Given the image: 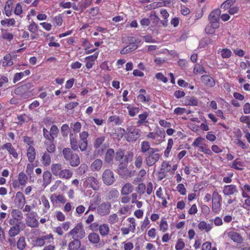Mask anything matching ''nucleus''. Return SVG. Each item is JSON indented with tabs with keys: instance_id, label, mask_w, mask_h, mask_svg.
Returning <instances> with one entry per match:
<instances>
[{
	"instance_id": "53",
	"label": "nucleus",
	"mask_w": 250,
	"mask_h": 250,
	"mask_svg": "<svg viewBox=\"0 0 250 250\" xmlns=\"http://www.w3.org/2000/svg\"><path fill=\"white\" fill-rule=\"evenodd\" d=\"M236 0H227L221 5V8L225 10L230 8L231 6L235 2Z\"/></svg>"
},
{
	"instance_id": "52",
	"label": "nucleus",
	"mask_w": 250,
	"mask_h": 250,
	"mask_svg": "<svg viewBox=\"0 0 250 250\" xmlns=\"http://www.w3.org/2000/svg\"><path fill=\"white\" fill-rule=\"evenodd\" d=\"M50 134L52 140H54L55 138L58 136L59 130L56 125H52L50 129Z\"/></svg>"
},
{
	"instance_id": "7",
	"label": "nucleus",
	"mask_w": 250,
	"mask_h": 250,
	"mask_svg": "<svg viewBox=\"0 0 250 250\" xmlns=\"http://www.w3.org/2000/svg\"><path fill=\"white\" fill-rule=\"evenodd\" d=\"M25 215V226L31 228H36L39 226V222L37 219L38 216L37 213L36 212H31L30 213H26Z\"/></svg>"
},
{
	"instance_id": "50",
	"label": "nucleus",
	"mask_w": 250,
	"mask_h": 250,
	"mask_svg": "<svg viewBox=\"0 0 250 250\" xmlns=\"http://www.w3.org/2000/svg\"><path fill=\"white\" fill-rule=\"evenodd\" d=\"M1 37L4 40L11 41L13 40L14 36L12 34L9 32L7 30L1 29Z\"/></svg>"
},
{
	"instance_id": "6",
	"label": "nucleus",
	"mask_w": 250,
	"mask_h": 250,
	"mask_svg": "<svg viewBox=\"0 0 250 250\" xmlns=\"http://www.w3.org/2000/svg\"><path fill=\"white\" fill-rule=\"evenodd\" d=\"M11 218L8 220L9 225H14L15 223H24L22 220L23 214L19 209H13L11 211Z\"/></svg>"
},
{
	"instance_id": "35",
	"label": "nucleus",
	"mask_w": 250,
	"mask_h": 250,
	"mask_svg": "<svg viewBox=\"0 0 250 250\" xmlns=\"http://www.w3.org/2000/svg\"><path fill=\"white\" fill-rule=\"evenodd\" d=\"M89 241L93 244H97L99 243L100 238L99 235L95 232L90 233L88 236Z\"/></svg>"
},
{
	"instance_id": "49",
	"label": "nucleus",
	"mask_w": 250,
	"mask_h": 250,
	"mask_svg": "<svg viewBox=\"0 0 250 250\" xmlns=\"http://www.w3.org/2000/svg\"><path fill=\"white\" fill-rule=\"evenodd\" d=\"M0 23L2 25L5 27L13 26L16 23L15 19H6L1 21Z\"/></svg>"
},
{
	"instance_id": "19",
	"label": "nucleus",
	"mask_w": 250,
	"mask_h": 250,
	"mask_svg": "<svg viewBox=\"0 0 250 250\" xmlns=\"http://www.w3.org/2000/svg\"><path fill=\"white\" fill-rule=\"evenodd\" d=\"M159 151L158 148L150 147V143L147 141H143L141 144V151L145 153L147 152H151L153 151Z\"/></svg>"
},
{
	"instance_id": "2",
	"label": "nucleus",
	"mask_w": 250,
	"mask_h": 250,
	"mask_svg": "<svg viewBox=\"0 0 250 250\" xmlns=\"http://www.w3.org/2000/svg\"><path fill=\"white\" fill-rule=\"evenodd\" d=\"M146 137L152 139L155 145H158L165 141L166 133L164 130L159 129L155 132H149Z\"/></svg>"
},
{
	"instance_id": "31",
	"label": "nucleus",
	"mask_w": 250,
	"mask_h": 250,
	"mask_svg": "<svg viewBox=\"0 0 250 250\" xmlns=\"http://www.w3.org/2000/svg\"><path fill=\"white\" fill-rule=\"evenodd\" d=\"M30 74V71L29 69H27L23 72L17 73L14 75L13 78V82L16 83V82L21 80L24 76H28Z\"/></svg>"
},
{
	"instance_id": "57",
	"label": "nucleus",
	"mask_w": 250,
	"mask_h": 250,
	"mask_svg": "<svg viewBox=\"0 0 250 250\" xmlns=\"http://www.w3.org/2000/svg\"><path fill=\"white\" fill-rule=\"evenodd\" d=\"M205 141V139L201 137H198L197 138L195 139L193 143H192V146L194 147H199L201 146H202L203 144V142Z\"/></svg>"
},
{
	"instance_id": "56",
	"label": "nucleus",
	"mask_w": 250,
	"mask_h": 250,
	"mask_svg": "<svg viewBox=\"0 0 250 250\" xmlns=\"http://www.w3.org/2000/svg\"><path fill=\"white\" fill-rule=\"evenodd\" d=\"M30 120V117L26 114L21 115L18 117V123L20 124L27 123Z\"/></svg>"
},
{
	"instance_id": "48",
	"label": "nucleus",
	"mask_w": 250,
	"mask_h": 250,
	"mask_svg": "<svg viewBox=\"0 0 250 250\" xmlns=\"http://www.w3.org/2000/svg\"><path fill=\"white\" fill-rule=\"evenodd\" d=\"M168 229V225L166 219L164 218H162L159 224V230L165 232Z\"/></svg>"
},
{
	"instance_id": "45",
	"label": "nucleus",
	"mask_w": 250,
	"mask_h": 250,
	"mask_svg": "<svg viewBox=\"0 0 250 250\" xmlns=\"http://www.w3.org/2000/svg\"><path fill=\"white\" fill-rule=\"evenodd\" d=\"M115 155L114 151L113 149H108L105 155L104 160L106 163H110L114 157Z\"/></svg>"
},
{
	"instance_id": "60",
	"label": "nucleus",
	"mask_w": 250,
	"mask_h": 250,
	"mask_svg": "<svg viewBox=\"0 0 250 250\" xmlns=\"http://www.w3.org/2000/svg\"><path fill=\"white\" fill-rule=\"evenodd\" d=\"M127 109L128 111L129 115L131 117H134L139 112V108L128 106Z\"/></svg>"
},
{
	"instance_id": "1",
	"label": "nucleus",
	"mask_w": 250,
	"mask_h": 250,
	"mask_svg": "<svg viewBox=\"0 0 250 250\" xmlns=\"http://www.w3.org/2000/svg\"><path fill=\"white\" fill-rule=\"evenodd\" d=\"M62 154L65 159L69 162L72 167H77L79 165L80 163L79 156L78 154L73 153L70 148H64Z\"/></svg>"
},
{
	"instance_id": "12",
	"label": "nucleus",
	"mask_w": 250,
	"mask_h": 250,
	"mask_svg": "<svg viewBox=\"0 0 250 250\" xmlns=\"http://www.w3.org/2000/svg\"><path fill=\"white\" fill-rule=\"evenodd\" d=\"M102 179L105 184L111 185L115 181L114 174L111 170L106 169L103 173Z\"/></svg>"
},
{
	"instance_id": "24",
	"label": "nucleus",
	"mask_w": 250,
	"mask_h": 250,
	"mask_svg": "<svg viewBox=\"0 0 250 250\" xmlns=\"http://www.w3.org/2000/svg\"><path fill=\"white\" fill-rule=\"evenodd\" d=\"M198 228L201 231L204 230L206 232H208L213 228V225L202 221L198 224Z\"/></svg>"
},
{
	"instance_id": "27",
	"label": "nucleus",
	"mask_w": 250,
	"mask_h": 250,
	"mask_svg": "<svg viewBox=\"0 0 250 250\" xmlns=\"http://www.w3.org/2000/svg\"><path fill=\"white\" fill-rule=\"evenodd\" d=\"M62 169V165L60 163L53 164L51 167V171L53 175L58 176Z\"/></svg>"
},
{
	"instance_id": "17",
	"label": "nucleus",
	"mask_w": 250,
	"mask_h": 250,
	"mask_svg": "<svg viewBox=\"0 0 250 250\" xmlns=\"http://www.w3.org/2000/svg\"><path fill=\"white\" fill-rule=\"evenodd\" d=\"M105 140L104 136H100L96 138L94 143V147L96 148H98L96 152L99 155H102L104 153V149L102 148H99L100 146L102 144Z\"/></svg>"
},
{
	"instance_id": "51",
	"label": "nucleus",
	"mask_w": 250,
	"mask_h": 250,
	"mask_svg": "<svg viewBox=\"0 0 250 250\" xmlns=\"http://www.w3.org/2000/svg\"><path fill=\"white\" fill-rule=\"evenodd\" d=\"M108 122L109 123H114L116 125H121L123 123L122 119L117 115L110 116L108 119Z\"/></svg>"
},
{
	"instance_id": "42",
	"label": "nucleus",
	"mask_w": 250,
	"mask_h": 250,
	"mask_svg": "<svg viewBox=\"0 0 250 250\" xmlns=\"http://www.w3.org/2000/svg\"><path fill=\"white\" fill-rule=\"evenodd\" d=\"M41 201L43 206V213H46L50 208V206L48 199L44 196H42Z\"/></svg>"
},
{
	"instance_id": "21",
	"label": "nucleus",
	"mask_w": 250,
	"mask_h": 250,
	"mask_svg": "<svg viewBox=\"0 0 250 250\" xmlns=\"http://www.w3.org/2000/svg\"><path fill=\"white\" fill-rule=\"evenodd\" d=\"M228 235L231 240L236 243L241 244L243 241L242 236L237 232L233 231H229L228 232Z\"/></svg>"
},
{
	"instance_id": "62",
	"label": "nucleus",
	"mask_w": 250,
	"mask_h": 250,
	"mask_svg": "<svg viewBox=\"0 0 250 250\" xmlns=\"http://www.w3.org/2000/svg\"><path fill=\"white\" fill-rule=\"evenodd\" d=\"M119 221V217L118 215L115 214H112L108 216V222L110 224H114Z\"/></svg>"
},
{
	"instance_id": "64",
	"label": "nucleus",
	"mask_w": 250,
	"mask_h": 250,
	"mask_svg": "<svg viewBox=\"0 0 250 250\" xmlns=\"http://www.w3.org/2000/svg\"><path fill=\"white\" fill-rule=\"evenodd\" d=\"M131 206L125 205L121 207L119 210V212L121 214H125L131 209Z\"/></svg>"
},
{
	"instance_id": "44",
	"label": "nucleus",
	"mask_w": 250,
	"mask_h": 250,
	"mask_svg": "<svg viewBox=\"0 0 250 250\" xmlns=\"http://www.w3.org/2000/svg\"><path fill=\"white\" fill-rule=\"evenodd\" d=\"M26 246L25 238L24 236H21L19 238L17 242V247L20 250H23Z\"/></svg>"
},
{
	"instance_id": "63",
	"label": "nucleus",
	"mask_w": 250,
	"mask_h": 250,
	"mask_svg": "<svg viewBox=\"0 0 250 250\" xmlns=\"http://www.w3.org/2000/svg\"><path fill=\"white\" fill-rule=\"evenodd\" d=\"M193 72L196 74H201L204 73H206V71H205L204 68L202 65L199 64H196L194 68Z\"/></svg>"
},
{
	"instance_id": "29",
	"label": "nucleus",
	"mask_w": 250,
	"mask_h": 250,
	"mask_svg": "<svg viewBox=\"0 0 250 250\" xmlns=\"http://www.w3.org/2000/svg\"><path fill=\"white\" fill-rule=\"evenodd\" d=\"M134 189L133 186L129 183H126L123 187L121 193L124 195H127L131 193Z\"/></svg>"
},
{
	"instance_id": "32",
	"label": "nucleus",
	"mask_w": 250,
	"mask_h": 250,
	"mask_svg": "<svg viewBox=\"0 0 250 250\" xmlns=\"http://www.w3.org/2000/svg\"><path fill=\"white\" fill-rule=\"evenodd\" d=\"M68 244L69 250H78L81 246V242L78 239H73Z\"/></svg>"
},
{
	"instance_id": "5",
	"label": "nucleus",
	"mask_w": 250,
	"mask_h": 250,
	"mask_svg": "<svg viewBox=\"0 0 250 250\" xmlns=\"http://www.w3.org/2000/svg\"><path fill=\"white\" fill-rule=\"evenodd\" d=\"M222 198L216 190L212 193L211 209L215 214H218L221 210Z\"/></svg>"
},
{
	"instance_id": "54",
	"label": "nucleus",
	"mask_w": 250,
	"mask_h": 250,
	"mask_svg": "<svg viewBox=\"0 0 250 250\" xmlns=\"http://www.w3.org/2000/svg\"><path fill=\"white\" fill-rule=\"evenodd\" d=\"M143 157L141 155H137L135 157L134 165L136 167L140 168L143 164Z\"/></svg>"
},
{
	"instance_id": "40",
	"label": "nucleus",
	"mask_w": 250,
	"mask_h": 250,
	"mask_svg": "<svg viewBox=\"0 0 250 250\" xmlns=\"http://www.w3.org/2000/svg\"><path fill=\"white\" fill-rule=\"evenodd\" d=\"M50 199L52 202L58 201L62 204H64L66 201V198L62 195L61 194H52L50 197Z\"/></svg>"
},
{
	"instance_id": "3",
	"label": "nucleus",
	"mask_w": 250,
	"mask_h": 250,
	"mask_svg": "<svg viewBox=\"0 0 250 250\" xmlns=\"http://www.w3.org/2000/svg\"><path fill=\"white\" fill-rule=\"evenodd\" d=\"M68 234L71 236L73 239L79 240L83 239L85 236V231L83 224L81 223H77L74 228L68 233Z\"/></svg>"
},
{
	"instance_id": "43",
	"label": "nucleus",
	"mask_w": 250,
	"mask_h": 250,
	"mask_svg": "<svg viewBox=\"0 0 250 250\" xmlns=\"http://www.w3.org/2000/svg\"><path fill=\"white\" fill-rule=\"evenodd\" d=\"M13 4V0H8L6 3L4 10L6 15L8 17H9L11 15Z\"/></svg>"
},
{
	"instance_id": "30",
	"label": "nucleus",
	"mask_w": 250,
	"mask_h": 250,
	"mask_svg": "<svg viewBox=\"0 0 250 250\" xmlns=\"http://www.w3.org/2000/svg\"><path fill=\"white\" fill-rule=\"evenodd\" d=\"M54 140H49L44 142V145L46 147V151L48 153H53L56 150V146L54 143Z\"/></svg>"
},
{
	"instance_id": "14",
	"label": "nucleus",
	"mask_w": 250,
	"mask_h": 250,
	"mask_svg": "<svg viewBox=\"0 0 250 250\" xmlns=\"http://www.w3.org/2000/svg\"><path fill=\"white\" fill-rule=\"evenodd\" d=\"M98 181L93 177H88L83 182V185L92 188L94 190L99 189Z\"/></svg>"
},
{
	"instance_id": "10",
	"label": "nucleus",
	"mask_w": 250,
	"mask_h": 250,
	"mask_svg": "<svg viewBox=\"0 0 250 250\" xmlns=\"http://www.w3.org/2000/svg\"><path fill=\"white\" fill-rule=\"evenodd\" d=\"M111 204L108 202H103L97 208V212L100 216H105L110 212Z\"/></svg>"
},
{
	"instance_id": "47",
	"label": "nucleus",
	"mask_w": 250,
	"mask_h": 250,
	"mask_svg": "<svg viewBox=\"0 0 250 250\" xmlns=\"http://www.w3.org/2000/svg\"><path fill=\"white\" fill-rule=\"evenodd\" d=\"M28 177L23 172H20L18 176V180L21 186H25L27 182Z\"/></svg>"
},
{
	"instance_id": "58",
	"label": "nucleus",
	"mask_w": 250,
	"mask_h": 250,
	"mask_svg": "<svg viewBox=\"0 0 250 250\" xmlns=\"http://www.w3.org/2000/svg\"><path fill=\"white\" fill-rule=\"evenodd\" d=\"M242 207L247 210H250V197L247 199H241Z\"/></svg>"
},
{
	"instance_id": "33",
	"label": "nucleus",
	"mask_w": 250,
	"mask_h": 250,
	"mask_svg": "<svg viewBox=\"0 0 250 250\" xmlns=\"http://www.w3.org/2000/svg\"><path fill=\"white\" fill-rule=\"evenodd\" d=\"M52 174L50 172L45 171L43 173V184L42 185L46 187L51 181Z\"/></svg>"
},
{
	"instance_id": "8",
	"label": "nucleus",
	"mask_w": 250,
	"mask_h": 250,
	"mask_svg": "<svg viewBox=\"0 0 250 250\" xmlns=\"http://www.w3.org/2000/svg\"><path fill=\"white\" fill-rule=\"evenodd\" d=\"M159 151L155 150L148 153L145 160V163L147 166H153L159 160L161 155L158 153Z\"/></svg>"
},
{
	"instance_id": "15",
	"label": "nucleus",
	"mask_w": 250,
	"mask_h": 250,
	"mask_svg": "<svg viewBox=\"0 0 250 250\" xmlns=\"http://www.w3.org/2000/svg\"><path fill=\"white\" fill-rule=\"evenodd\" d=\"M99 52H96L93 55L86 57L84 58L85 66L87 69H90L95 63V60L97 59Z\"/></svg>"
},
{
	"instance_id": "16",
	"label": "nucleus",
	"mask_w": 250,
	"mask_h": 250,
	"mask_svg": "<svg viewBox=\"0 0 250 250\" xmlns=\"http://www.w3.org/2000/svg\"><path fill=\"white\" fill-rule=\"evenodd\" d=\"M221 11L219 9H215L212 11L208 16L210 23H219Z\"/></svg>"
},
{
	"instance_id": "9",
	"label": "nucleus",
	"mask_w": 250,
	"mask_h": 250,
	"mask_svg": "<svg viewBox=\"0 0 250 250\" xmlns=\"http://www.w3.org/2000/svg\"><path fill=\"white\" fill-rule=\"evenodd\" d=\"M10 227L8 233L10 237H14L18 235L21 231L23 230L25 228L24 223H15L14 225H10Z\"/></svg>"
},
{
	"instance_id": "28",
	"label": "nucleus",
	"mask_w": 250,
	"mask_h": 250,
	"mask_svg": "<svg viewBox=\"0 0 250 250\" xmlns=\"http://www.w3.org/2000/svg\"><path fill=\"white\" fill-rule=\"evenodd\" d=\"M73 172L69 169H62L61 172L58 176L61 179L68 180L72 177Z\"/></svg>"
},
{
	"instance_id": "41",
	"label": "nucleus",
	"mask_w": 250,
	"mask_h": 250,
	"mask_svg": "<svg viewBox=\"0 0 250 250\" xmlns=\"http://www.w3.org/2000/svg\"><path fill=\"white\" fill-rule=\"evenodd\" d=\"M244 167L243 162L239 161V159L234 160L230 165L231 168L237 169L242 170Z\"/></svg>"
},
{
	"instance_id": "25",
	"label": "nucleus",
	"mask_w": 250,
	"mask_h": 250,
	"mask_svg": "<svg viewBox=\"0 0 250 250\" xmlns=\"http://www.w3.org/2000/svg\"><path fill=\"white\" fill-rule=\"evenodd\" d=\"M2 148L6 149L8 151L9 153L12 155L15 158H17L18 157V154L11 143H7L5 144L2 146Z\"/></svg>"
},
{
	"instance_id": "4",
	"label": "nucleus",
	"mask_w": 250,
	"mask_h": 250,
	"mask_svg": "<svg viewBox=\"0 0 250 250\" xmlns=\"http://www.w3.org/2000/svg\"><path fill=\"white\" fill-rule=\"evenodd\" d=\"M140 136V130L136 126L130 125L127 127L125 137L127 142H134L138 139Z\"/></svg>"
},
{
	"instance_id": "18",
	"label": "nucleus",
	"mask_w": 250,
	"mask_h": 250,
	"mask_svg": "<svg viewBox=\"0 0 250 250\" xmlns=\"http://www.w3.org/2000/svg\"><path fill=\"white\" fill-rule=\"evenodd\" d=\"M201 80L208 87H212L215 85L214 79L209 75H202L201 77Z\"/></svg>"
},
{
	"instance_id": "11",
	"label": "nucleus",
	"mask_w": 250,
	"mask_h": 250,
	"mask_svg": "<svg viewBox=\"0 0 250 250\" xmlns=\"http://www.w3.org/2000/svg\"><path fill=\"white\" fill-rule=\"evenodd\" d=\"M88 136V133L86 131H82L79 134L80 140L79 143V146L82 151L86 150L87 148V138Z\"/></svg>"
},
{
	"instance_id": "22",
	"label": "nucleus",
	"mask_w": 250,
	"mask_h": 250,
	"mask_svg": "<svg viewBox=\"0 0 250 250\" xmlns=\"http://www.w3.org/2000/svg\"><path fill=\"white\" fill-rule=\"evenodd\" d=\"M70 143L71 148L75 151L78 150L79 148L76 133H70L69 135Z\"/></svg>"
},
{
	"instance_id": "13",
	"label": "nucleus",
	"mask_w": 250,
	"mask_h": 250,
	"mask_svg": "<svg viewBox=\"0 0 250 250\" xmlns=\"http://www.w3.org/2000/svg\"><path fill=\"white\" fill-rule=\"evenodd\" d=\"M124 161V162H121L119 166V174L123 177L126 176H129L131 177L132 176L131 174V172H129V170L126 168L127 163L126 158H125Z\"/></svg>"
},
{
	"instance_id": "39",
	"label": "nucleus",
	"mask_w": 250,
	"mask_h": 250,
	"mask_svg": "<svg viewBox=\"0 0 250 250\" xmlns=\"http://www.w3.org/2000/svg\"><path fill=\"white\" fill-rule=\"evenodd\" d=\"M2 64L3 67L10 66L13 64L12 57L11 54H7L3 57Z\"/></svg>"
},
{
	"instance_id": "34",
	"label": "nucleus",
	"mask_w": 250,
	"mask_h": 250,
	"mask_svg": "<svg viewBox=\"0 0 250 250\" xmlns=\"http://www.w3.org/2000/svg\"><path fill=\"white\" fill-rule=\"evenodd\" d=\"M109 228L106 224H103L99 226V231L101 235L103 237L107 236L109 232Z\"/></svg>"
},
{
	"instance_id": "59",
	"label": "nucleus",
	"mask_w": 250,
	"mask_h": 250,
	"mask_svg": "<svg viewBox=\"0 0 250 250\" xmlns=\"http://www.w3.org/2000/svg\"><path fill=\"white\" fill-rule=\"evenodd\" d=\"M146 185L145 184L142 183L139 184L136 188V192L140 195H142L145 193L146 189Z\"/></svg>"
},
{
	"instance_id": "61",
	"label": "nucleus",
	"mask_w": 250,
	"mask_h": 250,
	"mask_svg": "<svg viewBox=\"0 0 250 250\" xmlns=\"http://www.w3.org/2000/svg\"><path fill=\"white\" fill-rule=\"evenodd\" d=\"M41 237L43 239V241L44 242V244L45 243H50L54 240L53 235L51 233L42 235L41 236Z\"/></svg>"
},
{
	"instance_id": "23",
	"label": "nucleus",
	"mask_w": 250,
	"mask_h": 250,
	"mask_svg": "<svg viewBox=\"0 0 250 250\" xmlns=\"http://www.w3.org/2000/svg\"><path fill=\"white\" fill-rule=\"evenodd\" d=\"M49 154L48 152H44L42 155L41 162L44 167H48L51 164V159Z\"/></svg>"
},
{
	"instance_id": "46",
	"label": "nucleus",
	"mask_w": 250,
	"mask_h": 250,
	"mask_svg": "<svg viewBox=\"0 0 250 250\" xmlns=\"http://www.w3.org/2000/svg\"><path fill=\"white\" fill-rule=\"evenodd\" d=\"M128 222V228L130 229V231L134 232L136 229V220L133 217H129L127 219Z\"/></svg>"
},
{
	"instance_id": "36",
	"label": "nucleus",
	"mask_w": 250,
	"mask_h": 250,
	"mask_svg": "<svg viewBox=\"0 0 250 250\" xmlns=\"http://www.w3.org/2000/svg\"><path fill=\"white\" fill-rule=\"evenodd\" d=\"M185 104L186 105L197 106L198 104V101L195 97L188 96L185 99Z\"/></svg>"
},
{
	"instance_id": "37",
	"label": "nucleus",
	"mask_w": 250,
	"mask_h": 250,
	"mask_svg": "<svg viewBox=\"0 0 250 250\" xmlns=\"http://www.w3.org/2000/svg\"><path fill=\"white\" fill-rule=\"evenodd\" d=\"M103 166V161L100 159H96L91 165V169L92 171H99Z\"/></svg>"
},
{
	"instance_id": "38",
	"label": "nucleus",
	"mask_w": 250,
	"mask_h": 250,
	"mask_svg": "<svg viewBox=\"0 0 250 250\" xmlns=\"http://www.w3.org/2000/svg\"><path fill=\"white\" fill-rule=\"evenodd\" d=\"M219 26V23H210L205 28V30L207 34H213L215 32V30Z\"/></svg>"
},
{
	"instance_id": "55",
	"label": "nucleus",
	"mask_w": 250,
	"mask_h": 250,
	"mask_svg": "<svg viewBox=\"0 0 250 250\" xmlns=\"http://www.w3.org/2000/svg\"><path fill=\"white\" fill-rule=\"evenodd\" d=\"M62 17L61 15H59L53 18V21L54 25L60 26L62 23Z\"/></svg>"
},
{
	"instance_id": "20",
	"label": "nucleus",
	"mask_w": 250,
	"mask_h": 250,
	"mask_svg": "<svg viewBox=\"0 0 250 250\" xmlns=\"http://www.w3.org/2000/svg\"><path fill=\"white\" fill-rule=\"evenodd\" d=\"M237 192V187L234 185L225 186L223 190V193L225 195H233Z\"/></svg>"
},
{
	"instance_id": "26",
	"label": "nucleus",
	"mask_w": 250,
	"mask_h": 250,
	"mask_svg": "<svg viewBox=\"0 0 250 250\" xmlns=\"http://www.w3.org/2000/svg\"><path fill=\"white\" fill-rule=\"evenodd\" d=\"M26 155L29 162L32 163L36 158V151L35 148L33 146H29L27 149Z\"/></svg>"
}]
</instances>
